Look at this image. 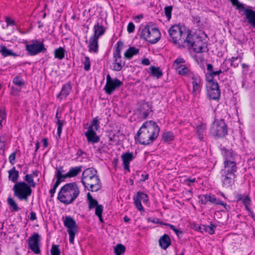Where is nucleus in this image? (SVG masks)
<instances>
[{
    "label": "nucleus",
    "mask_w": 255,
    "mask_h": 255,
    "mask_svg": "<svg viewBox=\"0 0 255 255\" xmlns=\"http://www.w3.org/2000/svg\"><path fill=\"white\" fill-rule=\"evenodd\" d=\"M159 131V127L155 122L147 121L142 124L134 138L140 144L148 145L157 138Z\"/></svg>",
    "instance_id": "f257e3e1"
},
{
    "label": "nucleus",
    "mask_w": 255,
    "mask_h": 255,
    "mask_svg": "<svg viewBox=\"0 0 255 255\" xmlns=\"http://www.w3.org/2000/svg\"><path fill=\"white\" fill-rule=\"evenodd\" d=\"M95 168H88L82 173L81 183L85 188L91 192H96L102 188V183Z\"/></svg>",
    "instance_id": "f03ea898"
},
{
    "label": "nucleus",
    "mask_w": 255,
    "mask_h": 255,
    "mask_svg": "<svg viewBox=\"0 0 255 255\" xmlns=\"http://www.w3.org/2000/svg\"><path fill=\"white\" fill-rule=\"evenodd\" d=\"M185 40L195 52L203 53L208 51L207 35L201 30L196 31L193 34L190 32Z\"/></svg>",
    "instance_id": "7ed1b4c3"
},
{
    "label": "nucleus",
    "mask_w": 255,
    "mask_h": 255,
    "mask_svg": "<svg viewBox=\"0 0 255 255\" xmlns=\"http://www.w3.org/2000/svg\"><path fill=\"white\" fill-rule=\"evenodd\" d=\"M80 194V189L76 182L67 183L61 187L57 199L61 203L69 205L72 204Z\"/></svg>",
    "instance_id": "20e7f679"
},
{
    "label": "nucleus",
    "mask_w": 255,
    "mask_h": 255,
    "mask_svg": "<svg viewBox=\"0 0 255 255\" xmlns=\"http://www.w3.org/2000/svg\"><path fill=\"white\" fill-rule=\"evenodd\" d=\"M221 154L224 158V168L221 171L228 174H236L238 167L235 161L236 152L232 149L225 147L221 148Z\"/></svg>",
    "instance_id": "39448f33"
},
{
    "label": "nucleus",
    "mask_w": 255,
    "mask_h": 255,
    "mask_svg": "<svg viewBox=\"0 0 255 255\" xmlns=\"http://www.w3.org/2000/svg\"><path fill=\"white\" fill-rule=\"evenodd\" d=\"M190 31L186 30L184 27L180 25H174L171 26L169 30L168 33L172 41L175 44L184 43L186 42L185 39L188 37Z\"/></svg>",
    "instance_id": "423d86ee"
},
{
    "label": "nucleus",
    "mask_w": 255,
    "mask_h": 255,
    "mask_svg": "<svg viewBox=\"0 0 255 255\" xmlns=\"http://www.w3.org/2000/svg\"><path fill=\"white\" fill-rule=\"evenodd\" d=\"M14 196L20 201H28L32 194L30 186L24 181H19L15 183L12 188Z\"/></svg>",
    "instance_id": "0eeeda50"
},
{
    "label": "nucleus",
    "mask_w": 255,
    "mask_h": 255,
    "mask_svg": "<svg viewBox=\"0 0 255 255\" xmlns=\"http://www.w3.org/2000/svg\"><path fill=\"white\" fill-rule=\"evenodd\" d=\"M160 32L156 27H151L149 25H146L143 28L140 34L139 37L149 42L151 44L157 43L160 38Z\"/></svg>",
    "instance_id": "6e6552de"
},
{
    "label": "nucleus",
    "mask_w": 255,
    "mask_h": 255,
    "mask_svg": "<svg viewBox=\"0 0 255 255\" xmlns=\"http://www.w3.org/2000/svg\"><path fill=\"white\" fill-rule=\"evenodd\" d=\"M210 133L217 138L225 137L228 134V127L224 120H215L211 125Z\"/></svg>",
    "instance_id": "1a4fd4ad"
},
{
    "label": "nucleus",
    "mask_w": 255,
    "mask_h": 255,
    "mask_svg": "<svg viewBox=\"0 0 255 255\" xmlns=\"http://www.w3.org/2000/svg\"><path fill=\"white\" fill-rule=\"evenodd\" d=\"M208 83L206 85L207 96L210 99L218 100L220 97V90L218 83L214 79H209L207 77Z\"/></svg>",
    "instance_id": "9d476101"
},
{
    "label": "nucleus",
    "mask_w": 255,
    "mask_h": 255,
    "mask_svg": "<svg viewBox=\"0 0 255 255\" xmlns=\"http://www.w3.org/2000/svg\"><path fill=\"white\" fill-rule=\"evenodd\" d=\"M64 225L67 228V232L69 235V242L74 244L76 233L77 232V226L74 219L70 216H66L63 221Z\"/></svg>",
    "instance_id": "9b49d317"
},
{
    "label": "nucleus",
    "mask_w": 255,
    "mask_h": 255,
    "mask_svg": "<svg viewBox=\"0 0 255 255\" xmlns=\"http://www.w3.org/2000/svg\"><path fill=\"white\" fill-rule=\"evenodd\" d=\"M32 43L25 45V50L30 56L36 55L41 52L45 53L47 49L43 42L37 40L32 41Z\"/></svg>",
    "instance_id": "f8f14e48"
},
{
    "label": "nucleus",
    "mask_w": 255,
    "mask_h": 255,
    "mask_svg": "<svg viewBox=\"0 0 255 255\" xmlns=\"http://www.w3.org/2000/svg\"><path fill=\"white\" fill-rule=\"evenodd\" d=\"M123 84L122 81L118 78L112 79L109 74L106 78V84L104 87L105 92L108 95H111L117 88H119Z\"/></svg>",
    "instance_id": "ddd939ff"
},
{
    "label": "nucleus",
    "mask_w": 255,
    "mask_h": 255,
    "mask_svg": "<svg viewBox=\"0 0 255 255\" xmlns=\"http://www.w3.org/2000/svg\"><path fill=\"white\" fill-rule=\"evenodd\" d=\"M41 237L37 233H34L28 240V246L35 254H40Z\"/></svg>",
    "instance_id": "4468645a"
},
{
    "label": "nucleus",
    "mask_w": 255,
    "mask_h": 255,
    "mask_svg": "<svg viewBox=\"0 0 255 255\" xmlns=\"http://www.w3.org/2000/svg\"><path fill=\"white\" fill-rule=\"evenodd\" d=\"M133 203L135 206L140 212H144V208L141 205V201L146 203L148 201V197L146 194L142 192H137L136 194L133 197Z\"/></svg>",
    "instance_id": "2eb2a0df"
},
{
    "label": "nucleus",
    "mask_w": 255,
    "mask_h": 255,
    "mask_svg": "<svg viewBox=\"0 0 255 255\" xmlns=\"http://www.w3.org/2000/svg\"><path fill=\"white\" fill-rule=\"evenodd\" d=\"M236 174H228L221 171V180L223 187L225 188H231L235 184Z\"/></svg>",
    "instance_id": "dca6fc26"
},
{
    "label": "nucleus",
    "mask_w": 255,
    "mask_h": 255,
    "mask_svg": "<svg viewBox=\"0 0 255 255\" xmlns=\"http://www.w3.org/2000/svg\"><path fill=\"white\" fill-rule=\"evenodd\" d=\"M135 158V155L132 152L128 151L123 153L121 155V159L123 161L124 169L125 170L130 171L129 163Z\"/></svg>",
    "instance_id": "f3484780"
},
{
    "label": "nucleus",
    "mask_w": 255,
    "mask_h": 255,
    "mask_svg": "<svg viewBox=\"0 0 255 255\" xmlns=\"http://www.w3.org/2000/svg\"><path fill=\"white\" fill-rule=\"evenodd\" d=\"M244 14L245 15L248 23L254 28H255V10L252 9L246 8L243 9Z\"/></svg>",
    "instance_id": "a211bd4d"
},
{
    "label": "nucleus",
    "mask_w": 255,
    "mask_h": 255,
    "mask_svg": "<svg viewBox=\"0 0 255 255\" xmlns=\"http://www.w3.org/2000/svg\"><path fill=\"white\" fill-rule=\"evenodd\" d=\"M113 70L115 71H121L125 66L126 62L122 60L121 54H113Z\"/></svg>",
    "instance_id": "6ab92c4d"
},
{
    "label": "nucleus",
    "mask_w": 255,
    "mask_h": 255,
    "mask_svg": "<svg viewBox=\"0 0 255 255\" xmlns=\"http://www.w3.org/2000/svg\"><path fill=\"white\" fill-rule=\"evenodd\" d=\"M191 83L193 85V92L200 91L203 85V82L200 77L197 74H192L191 76Z\"/></svg>",
    "instance_id": "aec40b11"
},
{
    "label": "nucleus",
    "mask_w": 255,
    "mask_h": 255,
    "mask_svg": "<svg viewBox=\"0 0 255 255\" xmlns=\"http://www.w3.org/2000/svg\"><path fill=\"white\" fill-rule=\"evenodd\" d=\"M72 88V86L71 82L69 81L62 86L61 91L58 94L57 97L59 98L60 100L65 98L69 95Z\"/></svg>",
    "instance_id": "412c9836"
},
{
    "label": "nucleus",
    "mask_w": 255,
    "mask_h": 255,
    "mask_svg": "<svg viewBox=\"0 0 255 255\" xmlns=\"http://www.w3.org/2000/svg\"><path fill=\"white\" fill-rule=\"evenodd\" d=\"M85 136L87 138L88 142L93 143H97L100 140V137L98 136L94 131V129L92 128H88V130L85 133Z\"/></svg>",
    "instance_id": "4be33fe9"
},
{
    "label": "nucleus",
    "mask_w": 255,
    "mask_h": 255,
    "mask_svg": "<svg viewBox=\"0 0 255 255\" xmlns=\"http://www.w3.org/2000/svg\"><path fill=\"white\" fill-rule=\"evenodd\" d=\"M237 202L242 201L247 210H250V206L252 203L251 198L248 195L244 196L241 194H237L236 195Z\"/></svg>",
    "instance_id": "5701e85b"
},
{
    "label": "nucleus",
    "mask_w": 255,
    "mask_h": 255,
    "mask_svg": "<svg viewBox=\"0 0 255 255\" xmlns=\"http://www.w3.org/2000/svg\"><path fill=\"white\" fill-rule=\"evenodd\" d=\"M237 202L242 201L247 210H250V206L252 203L251 198L248 195L244 196L241 194H237L236 195Z\"/></svg>",
    "instance_id": "b1692460"
},
{
    "label": "nucleus",
    "mask_w": 255,
    "mask_h": 255,
    "mask_svg": "<svg viewBox=\"0 0 255 255\" xmlns=\"http://www.w3.org/2000/svg\"><path fill=\"white\" fill-rule=\"evenodd\" d=\"M88 47L89 52L97 53L99 50L98 38L93 36L90 37Z\"/></svg>",
    "instance_id": "393cba45"
},
{
    "label": "nucleus",
    "mask_w": 255,
    "mask_h": 255,
    "mask_svg": "<svg viewBox=\"0 0 255 255\" xmlns=\"http://www.w3.org/2000/svg\"><path fill=\"white\" fill-rule=\"evenodd\" d=\"M159 245L161 249L166 250L171 245V240L167 234H164L159 239Z\"/></svg>",
    "instance_id": "a878e982"
},
{
    "label": "nucleus",
    "mask_w": 255,
    "mask_h": 255,
    "mask_svg": "<svg viewBox=\"0 0 255 255\" xmlns=\"http://www.w3.org/2000/svg\"><path fill=\"white\" fill-rule=\"evenodd\" d=\"M217 226L212 222L210 223V225H202L198 226V230L200 231L201 232H206L210 235H213L215 232V230Z\"/></svg>",
    "instance_id": "bb28decb"
},
{
    "label": "nucleus",
    "mask_w": 255,
    "mask_h": 255,
    "mask_svg": "<svg viewBox=\"0 0 255 255\" xmlns=\"http://www.w3.org/2000/svg\"><path fill=\"white\" fill-rule=\"evenodd\" d=\"M139 52V49L134 46H130L125 52V58L127 59H131L133 56L137 55Z\"/></svg>",
    "instance_id": "cd10ccee"
},
{
    "label": "nucleus",
    "mask_w": 255,
    "mask_h": 255,
    "mask_svg": "<svg viewBox=\"0 0 255 255\" xmlns=\"http://www.w3.org/2000/svg\"><path fill=\"white\" fill-rule=\"evenodd\" d=\"M82 171V166H75L71 167L69 171L65 174V177L72 178L77 176Z\"/></svg>",
    "instance_id": "c85d7f7f"
},
{
    "label": "nucleus",
    "mask_w": 255,
    "mask_h": 255,
    "mask_svg": "<svg viewBox=\"0 0 255 255\" xmlns=\"http://www.w3.org/2000/svg\"><path fill=\"white\" fill-rule=\"evenodd\" d=\"M176 72L180 75L182 76H190V70L185 65H181L178 66V67H175Z\"/></svg>",
    "instance_id": "c756f323"
},
{
    "label": "nucleus",
    "mask_w": 255,
    "mask_h": 255,
    "mask_svg": "<svg viewBox=\"0 0 255 255\" xmlns=\"http://www.w3.org/2000/svg\"><path fill=\"white\" fill-rule=\"evenodd\" d=\"M206 126L204 124H202L197 127L196 133L198 138L200 140H202L204 138V136L206 134Z\"/></svg>",
    "instance_id": "7c9ffc66"
},
{
    "label": "nucleus",
    "mask_w": 255,
    "mask_h": 255,
    "mask_svg": "<svg viewBox=\"0 0 255 255\" xmlns=\"http://www.w3.org/2000/svg\"><path fill=\"white\" fill-rule=\"evenodd\" d=\"M94 34L93 36L95 38L99 39V37L103 35L105 33V30L102 25H99V23L95 24L94 27Z\"/></svg>",
    "instance_id": "2f4dec72"
},
{
    "label": "nucleus",
    "mask_w": 255,
    "mask_h": 255,
    "mask_svg": "<svg viewBox=\"0 0 255 255\" xmlns=\"http://www.w3.org/2000/svg\"><path fill=\"white\" fill-rule=\"evenodd\" d=\"M19 177V173L17 170L15 169V167L8 171V179L14 183L18 182L17 181Z\"/></svg>",
    "instance_id": "473e14b6"
},
{
    "label": "nucleus",
    "mask_w": 255,
    "mask_h": 255,
    "mask_svg": "<svg viewBox=\"0 0 255 255\" xmlns=\"http://www.w3.org/2000/svg\"><path fill=\"white\" fill-rule=\"evenodd\" d=\"M87 199L88 202V208L89 210L95 208L99 205L98 201L92 197L91 194L89 192L87 194Z\"/></svg>",
    "instance_id": "72a5a7b5"
},
{
    "label": "nucleus",
    "mask_w": 255,
    "mask_h": 255,
    "mask_svg": "<svg viewBox=\"0 0 255 255\" xmlns=\"http://www.w3.org/2000/svg\"><path fill=\"white\" fill-rule=\"evenodd\" d=\"M0 52L1 53V55L4 57L9 56H17L16 53H13L12 50L7 48L6 46L4 45L1 44L0 46Z\"/></svg>",
    "instance_id": "f704fd0d"
},
{
    "label": "nucleus",
    "mask_w": 255,
    "mask_h": 255,
    "mask_svg": "<svg viewBox=\"0 0 255 255\" xmlns=\"http://www.w3.org/2000/svg\"><path fill=\"white\" fill-rule=\"evenodd\" d=\"M65 49L63 47H60L56 48L54 51V57L59 60H62L65 57Z\"/></svg>",
    "instance_id": "c9c22d12"
},
{
    "label": "nucleus",
    "mask_w": 255,
    "mask_h": 255,
    "mask_svg": "<svg viewBox=\"0 0 255 255\" xmlns=\"http://www.w3.org/2000/svg\"><path fill=\"white\" fill-rule=\"evenodd\" d=\"M151 75L157 79L161 78L163 75V72L159 67L151 66L150 67Z\"/></svg>",
    "instance_id": "e433bc0d"
},
{
    "label": "nucleus",
    "mask_w": 255,
    "mask_h": 255,
    "mask_svg": "<svg viewBox=\"0 0 255 255\" xmlns=\"http://www.w3.org/2000/svg\"><path fill=\"white\" fill-rule=\"evenodd\" d=\"M210 199L211 200H210V202H211L212 204L222 205L224 206L225 209H227V206L229 207L228 205H227L226 202H223L220 199L216 198L215 195H211V194Z\"/></svg>",
    "instance_id": "4c0bfd02"
},
{
    "label": "nucleus",
    "mask_w": 255,
    "mask_h": 255,
    "mask_svg": "<svg viewBox=\"0 0 255 255\" xmlns=\"http://www.w3.org/2000/svg\"><path fill=\"white\" fill-rule=\"evenodd\" d=\"M7 202L10 208H12V211L17 212L20 209L18 207L17 204L10 196L7 198Z\"/></svg>",
    "instance_id": "58836bf2"
},
{
    "label": "nucleus",
    "mask_w": 255,
    "mask_h": 255,
    "mask_svg": "<svg viewBox=\"0 0 255 255\" xmlns=\"http://www.w3.org/2000/svg\"><path fill=\"white\" fill-rule=\"evenodd\" d=\"M33 175L26 174L24 177L23 179L27 184L30 186L31 187H35L36 186V183L33 180Z\"/></svg>",
    "instance_id": "ea45409f"
},
{
    "label": "nucleus",
    "mask_w": 255,
    "mask_h": 255,
    "mask_svg": "<svg viewBox=\"0 0 255 255\" xmlns=\"http://www.w3.org/2000/svg\"><path fill=\"white\" fill-rule=\"evenodd\" d=\"M103 206L102 205L99 204L95 208V214L99 218V221L101 223L104 222V220L102 217V213L103 212Z\"/></svg>",
    "instance_id": "a19ab883"
},
{
    "label": "nucleus",
    "mask_w": 255,
    "mask_h": 255,
    "mask_svg": "<svg viewBox=\"0 0 255 255\" xmlns=\"http://www.w3.org/2000/svg\"><path fill=\"white\" fill-rule=\"evenodd\" d=\"M242 57L241 56L232 57L230 59L231 65L234 68L237 67L242 62Z\"/></svg>",
    "instance_id": "79ce46f5"
},
{
    "label": "nucleus",
    "mask_w": 255,
    "mask_h": 255,
    "mask_svg": "<svg viewBox=\"0 0 255 255\" xmlns=\"http://www.w3.org/2000/svg\"><path fill=\"white\" fill-rule=\"evenodd\" d=\"M125 247L121 244H118L114 248V253L116 254V255H121L122 254H123L125 252Z\"/></svg>",
    "instance_id": "37998d69"
},
{
    "label": "nucleus",
    "mask_w": 255,
    "mask_h": 255,
    "mask_svg": "<svg viewBox=\"0 0 255 255\" xmlns=\"http://www.w3.org/2000/svg\"><path fill=\"white\" fill-rule=\"evenodd\" d=\"M174 138L173 133L170 131L163 133L162 139L164 142H167L171 141Z\"/></svg>",
    "instance_id": "c03bdc74"
},
{
    "label": "nucleus",
    "mask_w": 255,
    "mask_h": 255,
    "mask_svg": "<svg viewBox=\"0 0 255 255\" xmlns=\"http://www.w3.org/2000/svg\"><path fill=\"white\" fill-rule=\"evenodd\" d=\"M198 199L200 200L199 202L202 204L206 205L208 201L210 202V194L205 195H200L198 196Z\"/></svg>",
    "instance_id": "a18cd8bd"
},
{
    "label": "nucleus",
    "mask_w": 255,
    "mask_h": 255,
    "mask_svg": "<svg viewBox=\"0 0 255 255\" xmlns=\"http://www.w3.org/2000/svg\"><path fill=\"white\" fill-rule=\"evenodd\" d=\"M6 118V113L4 107H0V128L2 127V122L5 120Z\"/></svg>",
    "instance_id": "49530a36"
},
{
    "label": "nucleus",
    "mask_w": 255,
    "mask_h": 255,
    "mask_svg": "<svg viewBox=\"0 0 255 255\" xmlns=\"http://www.w3.org/2000/svg\"><path fill=\"white\" fill-rule=\"evenodd\" d=\"M93 127L96 130H97L100 128V122L98 117H96L94 118L91 124V125L89 126V128H92V129H94Z\"/></svg>",
    "instance_id": "de8ad7c7"
},
{
    "label": "nucleus",
    "mask_w": 255,
    "mask_h": 255,
    "mask_svg": "<svg viewBox=\"0 0 255 255\" xmlns=\"http://www.w3.org/2000/svg\"><path fill=\"white\" fill-rule=\"evenodd\" d=\"M56 123L57 125L58 126V127H57V134H58V136L59 137H60L61 134L62 133L63 126L64 124H66V122L64 120H57Z\"/></svg>",
    "instance_id": "09e8293b"
},
{
    "label": "nucleus",
    "mask_w": 255,
    "mask_h": 255,
    "mask_svg": "<svg viewBox=\"0 0 255 255\" xmlns=\"http://www.w3.org/2000/svg\"><path fill=\"white\" fill-rule=\"evenodd\" d=\"M56 169L57 170L55 174L56 178H59L64 180L66 178V177H65V174H62V172H64L62 166L56 167Z\"/></svg>",
    "instance_id": "8fccbe9b"
},
{
    "label": "nucleus",
    "mask_w": 255,
    "mask_h": 255,
    "mask_svg": "<svg viewBox=\"0 0 255 255\" xmlns=\"http://www.w3.org/2000/svg\"><path fill=\"white\" fill-rule=\"evenodd\" d=\"M12 82L15 85L18 87H21L24 85V81L20 76H17L14 77Z\"/></svg>",
    "instance_id": "3c124183"
},
{
    "label": "nucleus",
    "mask_w": 255,
    "mask_h": 255,
    "mask_svg": "<svg viewBox=\"0 0 255 255\" xmlns=\"http://www.w3.org/2000/svg\"><path fill=\"white\" fill-rule=\"evenodd\" d=\"M50 252L51 255H60L61 251L59 249V246L58 245H52Z\"/></svg>",
    "instance_id": "603ef678"
},
{
    "label": "nucleus",
    "mask_w": 255,
    "mask_h": 255,
    "mask_svg": "<svg viewBox=\"0 0 255 255\" xmlns=\"http://www.w3.org/2000/svg\"><path fill=\"white\" fill-rule=\"evenodd\" d=\"M123 46V42L121 41H119L116 44L115 51L113 54H121V51Z\"/></svg>",
    "instance_id": "864d4df0"
},
{
    "label": "nucleus",
    "mask_w": 255,
    "mask_h": 255,
    "mask_svg": "<svg viewBox=\"0 0 255 255\" xmlns=\"http://www.w3.org/2000/svg\"><path fill=\"white\" fill-rule=\"evenodd\" d=\"M172 8L173 7L172 6H167L164 8L165 15L168 20H170L171 17Z\"/></svg>",
    "instance_id": "5fc2aeb1"
},
{
    "label": "nucleus",
    "mask_w": 255,
    "mask_h": 255,
    "mask_svg": "<svg viewBox=\"0 0 255 255\" xmlns=\"http://www.w3.org/2000/svg\"><path fill=\"white\" fill-rule=\"evenodd\" d=\"M229 70V68H227V69H223L222 70L221 69H220L219 70L216 71L212 72L211 73V78L209 79H214V78L216 75H219L220 74L224 73L225 72L228 71Z\"/></svg>",
    "instance_id": "6e6d98bb"
},
{
    "label": "nucleus",
    "mask_w": 255,
    "mask_h": 255,
    "mask_svg": "<svg viewBox=\"0 0 255 255\" xmlns=\"http://www.w3.org/2000/svg\"><path fill=\"white\" fill-rule=\"evenodd\" d=\"M84 63V68L86 71H89L90 69L91 63L89 57L85 56V60L83 62Z\"/></svg>",
    "instance_id": "4d7b16f0"
},
{
    "label": "nucleus",
    "mask_w": 255,
    "mask_h": 255,
    "mask_svg": "<svg viewBox=\"0 0 255 255\" xmlns=\"http://www.w3.org/2000/svg\"><path fill=\"white\" fill-rule=\"evenodd\" d=\"M185 62V61L184 59L181 57H178L174 61L173 63V66L175 67H178V66H180L181 65H182V63H184Z\"/></svg>",
    "instance_id": "13d9d810"
},
{
    "label": "nucleus",
    "mask_w": 255,
    "mask_h": 255,
    "mask_svg": "<svg viewBox=\"0 0 255 255\" xmlns=\"http://www.w3.org/2000/svg\"><path fill=\"white\" fill-rule=\"evenodd\" d=\"M207 70L208 71V74L209 75H208V76L206 75V78L208 77V79H210L211 78V73L212 72H214L213 66L212 64H211L210 63H208L207 64Z\"/></svg>",
    "instance_id": "bf43d9fd"
},
{
    "label": "nucleus",
    "mask_w": 255,
    "mask_h": 255,
    "mask_svg": "<svg viewBox=\"0 0 255 255\" xmlns=\"http://www.w3.org/2000/svg\"><path fill=\"white\" fill-rule=\"evenodd\" d=\"M169 228L172 230L176 234L177 236H179L180 235H181L183 234V232L182 231L179 230L177 229H176L175 226L173 225L170 224L169 226Z\"/></svg>",
    "instance_id": "052dcab7"
},
{
    "label": "nucleus",
    "mask_w": 255,
    "mask_h": 255,
    "mask_svg": "<svg viewBox=\"0 0 255 255\" xmlns=\"http://www.w3.org/2000/svg\"><path fill=\"white\" fill-rule=\"evenodd\" d=\"M5 21L7 24V26H9V25H16V23H15V22L14 20H12L11 19L10 17H6L5 18Z\"/></svg>",
    "instance_id": "680f3d73"
},
{
    "label": "nucleus",
    "mask_w": 255,
    "mask_h": 255,
    "mask_svg": "<svg viewBox=\"0 0 255 255\" xmlns=\"http://www.w3.org/2000/svg\"><path fill=\"white\" fill-rule=\"evenodd\" d=\"M16 152H13L9 156V161L11 164L13 165L15 163Z\"/></svg>",
    "instance_id": "e2e57ef3"
},
{
    "label": "nucleus",
    "mask_w": 255,
    "mask_h": 255,
    "mask_svg": "<svg viewBox=\"0 0 255 255\" xmlns=\"http://www.w3.org/2000/svg\"><path fill=\"white\" fill-rule=\"evenodd\" d=\"M134 28L135 26L133 22H130L128 24L127 27V30L129 33L133 32L134 31Z\"/></svg>",
    "instance_id": "0e129e2a"
},
{
    "label": "nucleus",
    "mask_w": 255,
    "mask_h": 255,
    "mask_svg": "<svg viewBox=\"0 0 255 255\" xmlns=\"http://www.w3.org/2000/svg\"><path fill=\"white\" fill-rule=\"evenodd\" d=\"M5 147V142L4 141L3 137H0V149L4 151Z\"/></svg>",
    "instance_id": "69168bd1"
},
{
    "label": "nucleus",
    "mask_w": 255,
    "mask_h": 255,
    "mask_svg": "<svg viewBox=\"0 0 255 255\" xmlns=\"http://www.w3.org/2000/svg\"><path fill=\"white\" fill-rule=\"evenodd\" d=\"M63 181H64V179H59V178H56V181L55 183H54V184L53 185V187L54 188L57 189V188L59 185L60 183L61 182H63Z\"/></svg>",
    "instance_id": "338daca9"
},
{
    "label": "nucleus",
    "mask_w": 255,
    "mask_h": 255,
    "mask_svg": "<svg viewBox=\"0 0 255 255\" xmlns=\"http://www.w3.org/2000/svg\"><path fill=\"white\" fill-rule=\"evenodd\" d=\"M185 252V249H182L180 251L179 250L177 249H175L176 255H184Z\"/></svg>",
    "instance_id": "774afa93"
}]
</instances>
